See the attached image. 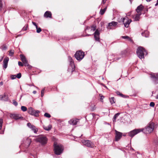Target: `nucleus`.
Masks as SVG:
<instances>
[{
    "label": "nucleus",
    "mask_w": 158,
    "mask_h": 158,
    "mask_svg": "<svg viewBox=\"0 0 158 158\" xmlns=\"http://www.w3.org/2000/svg\"><path fill=\"white\" fill-rule=\"evenodd\" d=\"M154 123H150L148 126L144 128H141L142 130V131L145 134H149L152 132L154 129Z\"/></svg>",
    "instance_id": "nucleus-1"
},
{
    "label": "nucleus",
    "mask_w": 158,
    "mask_h": 158,
    "mask_svg": "<svg viewBox=\"0 0 158 158\" xmlns=\"http://www.w3.org/2000/svg\"><path fill=\"white\" fill-rule=\"evenodd\" d=\"M136 53L138 57L140 59L144 58L145 55H147V52L145 49L142 47H139L137 49Z\"/></svg>",
    "instance_id": "nucleus-2"
},
{
    "label": "nucleus",
    "mask_w": 158,
    "mask_h": 158,
    "mask_svg": "<svg viewBox=\"0 0 158 158\" xmlns=\"http://www.w3.org/2000/svg\"><path fill=\"white\" fill-rule=\"evenodd\" d=\"M54 152L56 154L60 155L63 152V147L60 144H57L55 143L54 144Z\"/></svg>",
    "instance_id": "nucleus-3"
},
{
    "label": "nucleus",
    "mask_w": 158,
    "mask_h": 158,
    "mask_svg": "<svg viewBox=\"0 0 158 158\" xmlns=\"http://www.w3.org/2000/svg\"><path fill=\"white\" fill-rule=\"evenodd\" d=\"M76 59L78 61H81L84 57L85 56L84 52L81 51H78L76 52L74 55Z\"/></svg>",
    "instance_id": "nucleus-4"
},
{
    "label": "nucleus",
    "mask_w": 158,
    "mask_h": 158,
    "mask_svg": "<svg viewBox=\"0 0 158 158\" xmlns=\"http://www.w3.org/2000/svg\"><path fill=\"white\" fill-rule=\"evenodd\" d=\"M142 130L140 128L135 129L128 133V135L131 138L137 134L142 132Z\"/></svg>",
    "instance_id": "nucleus-5"
},
{
    "label": "nucleus",
    "mask_w": 158,
    "mask_h": 158,
    "mask_svg": "<svg viewBox=\"0 0 158 158\" xmlns=\"http://www.w3.org/2000/svg\"><path fill=\"white\" fill-rule=\"evenodd\" d=\"M37 142H39L42 144H45L47 143V139L46 137L44 135H40L36 139Z\"/></svg>",
    "instance_id": "nucleus-6"
},
{
    "label": "nucleus",
    "mask_w": 158,
    "mask_h": 158,
    "mask_svg": "<svg viewBox=\"0 0 158 158\" xmlns=\"http://www.w3.org/2000/svg\"><path fill=\"white\" fill-rule=\"evenodd\" d=\"M68 60L70 63L69 70L70 69H71V72H73L75 70V66L74 64V61L72 58L70 56H68Z\"/></svg>",
    "instance_id": "nucleus-7"
},
{
    "label": "nucleus",
    "mask_w": 158,
    "mask_h": 158,
    "mask_svg": "<svg viewBox=\"0 0 158 158\" xmlns=\"http://www.w3.org/2000/svg\"><path fill=\"white\" fill-rule=\"evenodd\" d=\"M121 21L124 24V27L126 28L128 27L130 23L132 22L131 19H129L127 17L122 18L121 19Z\"/></svg>",
    "instance_id": "nucleus-8"
},
{
    "label": "nucleus",
    "mask_w": 158,
    "mask_h": 158,
    "mask_svg": "<svg viewBox=\"0 0 158 158\" xmlns=\"http://www.w3.org/2000/svg\"><path fill=\"white\" fill-rule=\"evenodd\" d=\"M81 142L84 145L88 147L93 148L94 146V143L89 140L83 139Z\"/></svg>",
    "instance_id": "nucleus-9"
},
{
    "label": "nucleus",
    "mask_w": 158,
    "mask_h": 158,
    "mask_svg": "<svg viewBox=\"0 0 158 158\" xmlns=\"http://www.w3.org/2000/svg\"><path fill=\"white\" fill-rule=\"evenodd\" d=\"M20 57L21 60L23 63L24 65L25 66H28L29 68L31 69V67L28 64L27 60L26 59L25 56L23 54H21L20 55Z\"/></svg>",
    "instance_id": "nucleus-10"
},
{
    "label": "nucleus",
    "mask_w": 158,
    "mask_h": 158,
    "mask_svg": "<svg viewBox=\"0 0 158 158\" xmlns=\"http://www.w3.org/2000/svg\"><path fill=\"white\" fill-rule=\"evenodd\" d=\"M151 77L152 81L155 84L158 83V73H152L151 74Z\"/></svg>",
    "instance_id": "nucleus-11"
},
{
    "label": "nucleus",
    "mask_w": 158,
    "mask_h": 158,
    "mask_svg": "<svg viewBox=\"0 0 158 158\" xmlns=\"http://www.w3.org/2000/svg\"><path fill=\"white\" fill-rule=\"evenodd\" d=\"M115 131V140L116 141H118L121 138L123 133L116 130Z\"/></svg>",
    "instance_id": "nucleus-12"
},
{
    "label": "nucleus",
    "mask_w": 158,
    "mask_h": 158,
    "mask_svg": "<svg viewBox=\"0 0 158 158\" xmlns=\"http://www.w3.org/2000/svg\"><path fill=\"white\" fill-rule=\"evenodd\" d=\"M27 126L32 130L33 131L34 133H36L38 132V128L35 126L31 124L30 123H28L27 124Z\"/></svg>",
    "instance_id": "nucleus-13"
},
{
    "label": "nucleus",
    "mask_w": 158,
    "mask_h": 158,
    "mask_svg": "<svg viewBox=\"0 0 158 158\" xmlns=\"http://www.w3.org/2000/svg\"><path fill=\"white\" fill-rule=\"evenodd\" d=\"M9 60V58L8 57H5L3 61V67L4 69L7 68L8 65V63Z\"/></svg>",
    "instance_id": "nucleus-14"
},
{
    "label": "nucleus",
    "mask_w": 158,
    "mask_h": 158,
    "mask_svg": "<svg viewBox=\"0 0 158 158\" xmlns=\"http://www.w3.org/2000/svg\"><path fill=\"white\" fill-rule=\"evenodd\" d=\"M100 33L98 30H96L94 33V37L96 40L99 41Z\"/></svg>",
    "instance_id": "nucleus-15"
},
{
    "label": "nucleus",
    "mask_w": 158,
    "mask_h": 158,
    "mask_svg": "<svg viewBox=\"0 0 158 158\" xmlns=\"http://www.w3.org/2000/svg\"><path fill=\"white\" fill-rule=\"evenodd\" d=\"M10 118H14L15 120L20 119L21 117L19 116V115L18 114H10Z\"/></svg>",
    "instance_id": "nucleus-16"
},
{
    "label": "nucleus",
    "mask_w": 158,
    "mask_h": 158,
    "mask_svg": "<svg viewBox=\"0 0 158 158\" xmlns=\"http://www.w3.org/2000/svg\"><path fill=\"white\" fill-rule=\"evenodd\" d=\"M118 24L117 22L112 21V22L110 23H108V27H107V28L109 30H110L111 29L110 27L111 26L115 27Z\"/></svg>",
    "instance_id": "nucleus-17"
},
{
    "label": "nucleus",
    "mask_w": 158,
    "mask_h": 158,
    "mask_svg": "<svg viewBox=\"0 0 158 158\" xmlns=\"http://www.w3.org/2000/svg\"><path fill=\"white\" fill-rule=\"evenodd\" d=\"M78 119L76 118L72 119L69 121V123L71 125H74L77 124V123L78 121Z\"/></svg>",
    "instance_id": "nucleus-18"
},
{
    "label": "nucleus",
    "mask_w": 158,
    "mask_h": 158,
    "mask_svg": "<svg viewBox=\"0 0 158 158\" xmlns=\"http://www.w3.org/2000/svg\"><path fill=\"white\" fill-rule=\"evenodd\" d=\"M141 14L142 13H137V14L135 15L134 16H133V17L134 19V20L135 21H139L140 19V16Z\"/></svg>",
    "instance_id": "nucleus-19"
},
{
    "label": "nucleus",
    "mask_w": 158,
    "mask_h": 158,
    "mask_svg": "<svg viewBox=\"0 0 158 158\" xmlns=\"http://www.w3.org/2000/svg\"><path fill=\"white\" fill-rule=\"evenodd\" d=\"M44 16L46 18H52V14L50 11H46L44 15Z\"/></svg>",
    "instance_id": "nucleus-20"
},
{
    "label": "nucleus",
    "mask_w": 158,
    "mask_h": 158,
    "mask_svg": "<svg viewBox=\"0 0 158 158\" xmlns=\"http://www.w3.org/2000/svg\"><path fill=\"white\" fill-rule=\"evenodd\" d=\"M8 99V97L4 94L3 95H0V100L7 101Z\"/></svg>",
    "instance_id": "nucleus-21"
},
{
    "label": "nucleus",
    "mask_w": 158,
    "mask_h": 158,
    "mask_svg": "<svg viewBox=\"0 0 158 158\" xmlns=\"http://www.w3.org/2000/svg\"><path fill=\"white\" fill-rule=\"evenodd\" d=\"M143 7L142 5H140L138 6L136 9V11L138 13H142L141 11L143 10Z\"/></svg>",
    "instance_id": "nucleus-22"
},
{
    "label": "nucleus",
    "mask_w": 158,
    "mask_h": 158,
    "mask_svg": "<svg viewBox=\"0 0 158 158\" xmlns=\"http://www.w3.org/2000/svg\"><path fill=\"white\" fill-rule=\"evenodd\" d=\"M3 119L2 118L0 119V134H3L4 133V130H2V124L3 123Z\"/></svg>",
    "instance_id": "nucleus-23"
},
{
    "label": "nucleus",
    "mask_w": 158,
    "mask_h": 158,
    "mask_svg": "<svg viewBox=\"0 0 158 158\" xmlns=\"http://www.w3.org/2000/svg\"><path fill=\"white\" fill-rule=\"evenodd\" d=\"M43 128L46 131H49L51 129L52 126L51 125H49L47 126H44Z\"/></svg>",
    "instance_id": "nucleus-24"
},
{
    "label": "nucleus",
    "mask_w": 158,
    "mask_h": 158,
    "mask_svg": "<svg viewBox=\"0 0 158 158\" xmlns=\"http://www.w3.org/2000/svg\"><path fill=\"white\" fill-rule=\"evenodd\" d=\"M142 35L143 36L148 37L149 36V33L147 31H145L143 32H142Z\"/></svg>",
    "instance_id": "nucleus-25"
},
{
    "label": "nucleus",
    "mask_w": 158,
    "mask_h": 158,
    "mask_svg": "<svg viewBox=\"0 0 158 158\" xmlns=\"http://www.w3.org/2000/svg\"><path fill=\"white\" fill-rule=\"evenodd\" d=\"M39 112L40 111L39 110H34L33 112V114H32V115H34L35 117H37L39 115Z\"/></svg>",
    "instance_id": "nucleus-26"
},
{
    "label": "nucleus",
    "mask_w": 158,
    "mask_h": 158,
    "mask_svg": "<svg viewBox=\"0 0 158 158\" xmlns=\"http://www.w3.org/2000/svg\"><path fill=\"white\" fill-rule=\"evenodd\" d=\"M34 110L33 108L31 107H30L28 108V112L30 114L32 115V114H33V112Z\"/></svg>",
    "instance_id": "nucleus-27"
},
{
    "label": "nucleus",
    "mask_w": 158,
    "mask_h": 158,
    "mask_svg": "<svg viewBox=\"0 0 158 158\" xmlns=\"http://www.w3.org/2000/svg\"><path fill=\"white\" fill-rule=\"evenodd\" d=\"M109 101L111 104H112L115 102V100L114 97L110 98Z\"/></svg>",
    "instance_id": "nucleus-28"
},
{
    "label": "nucleus",
    "mask_w": 158,
    "mask_h": 158,
    "mask_svg": "<svg viewBox=\"0 0 158 158\" xmlns=\"http://www.w3.org/2000/svg\"><path fill=\"white\" fill-rule=\"evenodd\" d=\"M120 113H117L115 114L113 118V122H115L116 118L118 117L120 114Z\"/></svg>",
    "instance_id": "nucleus-29"
},
{
    "label": "nucleus",
    "mask_w": 158,
    "mask_h": 158,
    "mask_svg": "<svg viewBox=\"0 0 158 158\" xmlns=\"http://www.w3.org/2000/svg\"><path fill=\"white\" fill-rule=\"evenodd\" d=\"M122 37L124 39H127V40L131 42L132 41V40L128 36H122Z\"/></svg>",
    "instance_id": "nucleus-30"
},
{
    "label": "nucleus",
    "mask_w": 158,
    "mask_h": 158,
    "mask_svg": "<svg viewBox=\"0 0 158 158\" xmlns=\"http://www.w3.org/2000/svg\"><path fill=\"white\" fill-rule=\"evenodd\" d=\"M107 9V7H106L105 8H104L103 9H101L100 10V13L101 15H103Z\"/></svg>",
    "instance_id": "nucleus-31"
},
{
    "label": "nucleus",
    "mask_w": 158,
    "mask_h": 158,
    "mask_svg": "<svg viewBox=\"0 0 158 158\" xmlns=\"http://www.w3.org/2000/svg\"><path fill=\"white\" fill-rule=\"evenodd\" d=\"M96 26L95 25H94L92 26L91 28V31H95L96 30Z\"/></svg>",
    "instance_id": "nucleus-32"
},
{
    "label": "nucleus",
    "mask_w": 158,
    "mask_h": 158,
    "mask_svg": "<svg viewBox=\"0 0 158 158\" xmlns=\"http://www.w3.org/2000/svg\"><path fill=\"white\" fill-rule=\"evenodd\" d=\"M116 94L120 96H121L122 97H124V95L122 94L119 91H116Z\"/></svg>",
    "instance_id": "nucleus-33"
},
{
    "label": "nucleus",
    "mask_w": 158,
    "mask_h": 158,
    "mask_svg": "<svg viewBox=\"0 0 158 158\" xmlns=\"http://www.w3.org/2000/svg\"><path fill=\"white\" fill-rule=\"evenodd\" d=\"M21 109L23 111L25 112L27 111V108L26 107L23 106L21 107Z\"/></svg>",
    "instance_id": "nucleus-34"
},
{
    "label": "nucleus",
    "mask_w": 158,
    "mask_h": 158,
    "mask_svg": "<svg viewBox=\"0 0 158 158\" xmlns=\"http://www.w3.org/2000/svg\"><path fill=\"white\" fill-rule=\"evenodd\" d=\"M7 48V47L5 45H3L1 47V49L2 50H6Z\"/></svg>",
    "instance_id": "nucleus-35"
},
{
    "label": "nucleus",
    "mask_w": 158,
    "mask_h": 158,
    "mask_svg": "<svg viewBox=\"0 0 158 158\" xmlns=\"http://www.w3.org/2000/svg\"><path fill=\"white\" fill-rule=\"evenodd\" d=\"M14 54V50H10L9 53V55L10 56H13Z\"/></svg>",
    "instance_id": "nucleus-36"
},
{
    "label": "nucleus",
    "mask_w": 158,
    "mask_h": 158,
    "mask_svg": "<svg viewBox=\"0 0 158 158\" xmlns=\"http://www.w3.org/2000/svg\"><path fill=\"white\" fill-rule=\"evenodd\" d=\"M44 116L45 117L49 118L51 117V115L48 113H46L44 114Z\"/></svg>",
    "instance_id": "nucleus-37"
},
{
    "label": "nucleus",
    "mask_w": 158,
    "mask_h": 158,
    "mask_svg": "<svg viewBox=\"0 0 158 158\" xmlns=\"http://www.w3.org/2000/svg\"><path fill=\"white\" fill-rule=\"evenodd\" d=\"M36 29V32L38 33H40L41 31V29L40 27H37Z\"/></svg>",
    "instance_id": "nucleus-38"
},
{
    "label": "nucleus",
    "mask_w": 158,
    "mask_h": 158,
    "mask_svg": "<svg viewBox=\"0 0 158 158\" xmlns=\"http://www.w3.org/2000/svg\"><path fill=\"white\" fill-rule=\"evenodd\" d=\"M45 89H42L41 92V96L42 97H43L44 95V91Z\"/></svg>",
    "instance_id": "nucleus-39"
},
{
    "label": "nucleus",
    "mask_w": 158,
    "mask_h": 158,
    "mask_svg": "<svg viewBox=\"0 0 158 158\" xmlns=\"http://www.w3.org/2000/svg\"><path fill=\"white\" fill-rule=\"evenodd\" d=\"M16 77L19 79L21 77V73H19L16 75Z\"/></svg>",
    "instance_id": "nucleus-40"
},
{
    "label": "nucleus",
    "mask_w": 158,
    "mask_h": 158,
    "mask_svg": "<svg viewBox=\"0 0 158 158\" xmlns=\"http://www.w3.org/2000/svg\"><path fill=\"white\" fill-rule=\"evenodd\" d=\"M13 104L15 106H17L18 105V103L15 100H13Z\"/></svg>",
    "instance_id": "nucleus-41"
},
{
    "label": "nucleus",
    "mask_w": 158,
    "mask_h": 158,
    "mask_svg": "<svg viewBox=\"0 0 158 158\" xmlns=\"http://www.w3.org/2000/svg\"><path fill=\"white\" fill-rule=\"evenodd\" d=\"M16 75H12L11 76V78L12 79H14L16 78Z\"/></svg>",
    "instance_id": "nucleus-42"
},
{
    "label": "nucleus",
    "mask_w": 158,
    "mask_h": 158,
    "mask_svg": "<svg viewBox=\"0 0 158 158\" xmlns=\"http://www.w3.org/2000/svg\"><path fill=\"white\" fill-rule=\"evenodd\" d=\"M2 6V0H0V10H1Z\"/></svg>",
    "instance_id": "nucleus-43"
},
{
    "label": "nucleus",
    "mask_w": 158,
    "mask_h": 158,
    "mask_svg": "<svg viewBox=\"0 0 158 158\" xmlns=\"http://www.w3.org/2000/svg\"><path fill=\"white\" fill-rule=\"evenodd\" d=\"M155 105V103L154 102H152L150 103V106L151 107H154Z\"/></svg>",
    "instance_id": "nucleus-44"
},
{
    "label": "nucleus",
    "mask_w": 158,
    "mask_h": 158,
    "mask_svg": "<svg viewBox=\"0 0 158 158\" xmlns=\"http://www.w3.org/2000/svg\"><path fill=\"white\" fill-rule=\"evenodd\" d=\"M18 65L19 66H23V64L20 61L18 62Z\"/></svg>",
    "instance_id": "nucleus-45"
},
{
    "label": "nucleus",
    "mask_w": 158,
    "mask_h": 158,
    "mask_svg": "<svg viewBox=\"0 0 158 158\" xmlns=\"http://www.w3.org/2000/svg\"><path fill=\"white\" fill-rule=\"evenodd\" d=\"M32 24L36 28H37L38 27V26H37L36 23H35L33 22H32Z\"/></svg>",
    "instance_id": "nucleus-46"
},
{
    "label": "nucleus",
    "mask_w": 158,
    "mask_h": 158,
    "mask_svg": "<svg viewBox=\"0 0 158 158\" xmlns=\"http://www.w3.org/2000/svg\"><path fill=\"white\" fill-rule=\"evenodd\" d=\"M100 97L101 101L102 102H103V100L104 98V97L103 96H100Z\"/></svg>",
    "instance_id": "nucleus-47"
},
{
    "label": "nucleus",
    "mask_w": 158,
    "mask_h": 158,
    "mask_svg": "<svg viewBox=\"0 0 158 158\" xmlns=\"http://www.w3.org/2000/svg\"><path fill=\"white\" fill-rule=\"evenodd\" d=\"M27 27H23V29H22V30H23V31H25L26 30H27Z\"/></svg>",
    "instance_id": "nucleus-48"
},
{
    "label": "nucleus",
    "mask_w": 158,
    "mask_h": 158,
    "mask_svg": "<svg viewBox=\"0 0 158 158\" xmlns=\"http://www.w3.org/2000/svg\"><path fill=\"white\" fill-rule=\"evenodd\" d=\"M106 0H102V3H103L104 4L106 2Z\"/></svg>",
    "instance_id": "nucleus-49"
},
{
    "label": "nucleus",
    "mask_w": 158,
    "mask_h": 158,
    "mask_svg": "<svg viewBox=\"0 0 158 158\" xmlns=\"http://www.w3.org/2000/svg\"><path fill=\"white\" fill-rule=\"evenodd\" d=\"M131 13L130 12H129L127 13V15L129 16L131 15Z\"/></svg>",
    "instance_id": "nucleus-50"
},
{
    "label": "nucleus",
    "mask_w": 158,
    "mask_h": 158,
    "mask_svg": "<svg viewBox=\"0 0 158 158\" xmlns=\"http://www.w3.org/2000/svg\"><path fill=\"white\" fill-rule=\"evenodd\" d=\"M89 28H90L89 27H86V28L85 29V31H86L87 30H88L89 29Z\"/></svg>",
    "instance_id": "nucleus-51"
},
{
    "label": "nucleus",
    "mask_w": 158,
    "mask_h": 158,
    "mask_svg": "<svg viewBox=\"0 0 158 158\" xmlns=\"http://www.w3.org/2000/svg\"><path fill=\"white\" fill-rule=\"evenodd\" d=\"M158 5V0H157V2L156 3V4L155 5V6H157Z\"/></svg>",
    "instance_id": "nucleus-52"
},
{
    "label": "nucleus",
    "mask_w": 158,
    "mask_h": 158,
    "mask_svg": "<svg viewBox=\"0 0 158 158\" xmlns=\"http://www.w3.org/2000/svg\"><path fill=\"white\" fill-rule=\"evenodd\" d=\"M3 82L2 81L0 83V85H3Z\"/></svg>",
    "instance_id": "nucleus-53"
},
{
    "label": "nucleus",
    "mask_w": 158,
    "mask_h": 158,
    "mask_svg": "<svg viewBox=\"0 0 158 158\" xmlns=\"http://www.w3.org/2000/svg\"><path fill=\"white\" fill-rule=\"evenodd\" d=\"M33 93L34 94H35L36 93V91H34L33 92Z\"/></svg>",
    "instance_id": "nucleus-54"
},
{
    "label": "nucleus",
    "mask_w": 158,
    "mask_h": 158,
    "mask_svg": "<svg viewBox=\"0 0 158 158\" xmlns=\"http://www.w3.org/2000/svg\"><path fill=\"white\" fill-rule=\"evenodd\" d=\"M3 58V57H2V58H1V59H0V62H1Z\"/></svg>",
    "instance_id": "nucleus-55"
},
{
    "label": "nucleus",
    "mask_w": 158,
    "mask_h": 158,
    "mask_svg": "<svg viewBox=\"0 0 158 158\" xmlns=\"http://www.w3.org/2000/svg\"><path fill=\"white\" fill-rule=\"evenodd\" d=\"M22 96H22V95H21L20 96V99H19V100H21V98H22Z\"/></svg>",
    "instance_id": "nucleus-56"
},
{
    "label": "nucleus",
    "mask_w": 158,
    "mask_h": 158,
    "mask_svg": "<svg viewBox=\"0 0 158 158\" xmlns=\"http://www.w3.org/2000/svg\"><path fill=\"white\" fill-rule=\"evenodd\" d=\"M156 99H158V94L156 95Z\"/></svg>",
    "instance_id": "nucleus-57"
},
{
    "label": "nucleus",
    "mask_w": 158,
    "mask_h": 158,
    "mask_svg": "<svg viewBox=\"0 0 158 158\" xmlns=\"http://www.w3.org/2000/svg\"><path fill=\"white\" fill-rule=\"evenodd\" d=\"M89 35V34H87L85 36H89V35Z\"/></svg>",
    "instance_id": "nucleus-58"
},
{
    "label": "nucleus",
    "mask_w": 158,
    "mask_h": 158,
    "mask_svg": "<svg viewBox=\"0 0 158 158\" xmlns=\"http://www.w3.org/2000/svg\"><path fill=\"white\" fill-rule=\"evenodd\" d=\"M31 142V141H30V143H29V144H28V145H29L30 144V143Z\"/></svg>",
    "instance_id": "nucleus-59"
},
{
    "label": "nucleus",
    "mask_w": 158,
    "mask_h": 158,
    "mask_svg": "<svg viewBox=\"0 0 158 158\" xmlns=\"http://www.w3.org/2000/svg\"><path fill=\"white\" fill-rule=\"evenodd\" d=\"M126 135H123V136H126Z\"/></svg>",
    "instance_id": "nucleus-60"
},
{
    "label": "nucleus",
    "mask_w": 158,
    "mask_h": 158,
    "mask_svg": "<svg viewBox=\"0 0 158 158\" xmlns=\"http://www.w3.org/2000/svg\"><path fill=\"white\" fill-rule=\"evenodd\" d=\"M34 158H35V157H34Z\"/></svg>",
    "instance_id": "nucleus-61"
}]
</instances>
